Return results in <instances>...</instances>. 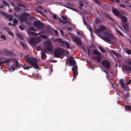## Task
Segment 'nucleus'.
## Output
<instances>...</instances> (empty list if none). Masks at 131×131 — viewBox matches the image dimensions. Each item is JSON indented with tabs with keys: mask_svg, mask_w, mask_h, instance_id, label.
I'll return each instance as SVG.
<instances>
[{
	"mask_svg": "<svg viewBox=\"0 0 131 131\" xmlns=\"http://www.w3.org/2000/svg\"><path fill=\"white\" fill-rule=\"evenodd\" d=\"M121 86L123 88L124 91H128V89L127 86L126 85L125 83L124 82L123 80L122 79H121L119 81Z\"/></svg>",
	"mask_w": 131,
	"mask_h": 131,
	"instance_id": "dca6fc26",
	"label": "nucleus"
},
{
	"mask_svg": "<svg viewBox=\"0 0 131 131\" xmlns=\"http://www.w3.org/2000/svg\"><path fill=\"white\" fill-rule=\"evenodd\" d=\"M8 34L10 36L13 37L14 36V34L12 32H11V31H8Z\"/></svg>",
	"mask_w": 131,
	"mask_h": 131,
	"instance_id": "a18cd8bd",
	"label": "nucleus"
},
{
	"mask_svg": "<svg viewBox=\"0 0 131 131\" xmlns=\"http://www.w3.org/2000/svg\"><path fill=\"white\" fill-rule=\"evenodd\" d=\"M80 59L81 60H84L85 61V59L86 60V62H88V63H90V61H89L88 60L86 59H85V58H80Z\"/></svg>",
	"mask_w": 131,
	"mask_h": 131,
	"instance_id": "09e8293b",
	"label": "nucleus"
},
{
	"mask_svg": "<svg viewBox=\"0 0 131 131\" xmlns=\"http://www.w3.org/2000/svg\"><path fill=\"white\" fill-rule=\"evenodd\" d=\"M41 40V38L40 37H31L29 39L28 41L30 43L36 44L38 42L40 41Z\"/></svg>",
	"mask_w": 131,
	"mask_h": 131,
	"instance_id": "423d86ee",
	"label": "nucleus"
},
{
	"mask_svg": "<svg viewBox=\"0 0 131 131\" xmlns=\"http://www.w3.org/2000/svg\"><path fill=\"white\" fill-rule=\"evenodd\" d=\"M59 21L61 22L63 24H65L66 23H69L70 22L69 21L66 20H63L61 19L60 18H59Z\"/></svg>",
	"mask_w": 131,
	"mask_h": 131,
	"instance_id": "c85d7f7f",
	"label": "nucleus"
},
{
	"mask_svg": "<svg viewBox=\"0 0 131 131\" xmlns=\"http://www.w3.org/2000/svg\"><path fill=\"white\" fill-rule=\"evenodd\" d=\"M53 18L54 19H57V17L56 15H53Z\"/></svg>",
	"mask_w": 131,
	"mask_h": 131,
	"instance_id": "e2e57ef3",
	"label": "nucleus"
},
{
	"mask_svg": "<svg viewBox=\"0 0 131 131\" xmlns=\"http://www.w3.org/2000/svg\"><path fill=\"white\" fill-rule=\"evenodd\" d=\"M3 29L4 30L6 31L7 32H8V31L7 29V28H6L3 27Z\"/></svg>",
	"mask_w": 131,
	"mask_h": 131,
	"instance_id": "338daca9",
	"label": "nucleus"
},
{
	"mask_svg": "<svg viewBox=\"0 0 131 131\" xmlns=\"http://www.w3.org/2000/svg\"><path fill=\"white\" fill-rule=\"evenodd\" d=\"M93 60H96V61L99 62H100L101 58H92Z\"/></svg>",
	"mask_w": 131,
	"mask_h": 131,
	"instance_id": "473e14b6",
	"label": "nucleus"
},
{
	"mask_svg": "<svg viewBox=\"0 0 131 131\" xmlns=\"http://www.w3.org/2000/svg\"><path fill=\"white\" fill-rule=\"evenodd\" d=\"M112 12L116 16L119 17L121 16L122 14L117 10L113 9Z\"/></svg>",
	"mask_w": 131,
	"mask_h": 131,
	"instance_id": "6ab92c4d",
	"label": "nucleus"
},
{
	"mask_svg": "<svg viewBox=\"0 0 131 131\" xmlns=\"http://www.w3.org/2000/svg\"><path fill=\"white\" fill-rule=\"evenodd\" d=\"M106 30V28L104 26H100V28L99 29H96L94 31L95 33H100Z\"/></svg>",
	"mask_w": 131,
	"mask_h": 131,
	"instance_id": "4468645a",
	"label": "nucleus"
},
{
	"mask_svg": "<svg viewBox=\"0 0 131 131\" xmlns=\"http://www.w3.org/2000/svg\"><path fill=\"white\" fill-rule=\"evenodd\" d=\"M104 35L105 36L103 37V39L104 40L108 43L111 42V40L114 39H115L113 35L110 32H105Z\"/></svg>",
	"mask_w": 131,
	"mask_h": 131,
	"instance_id": "20e7f679",
	"label": "nucleus"
},
{
	"mask_svg": "<svg viewBox=\"0 0 131 131\" xmlns=\"http://www.w3.org/2000/svg\"><path fill=\"white\" fill-rule=\"evenodd\" d=\"M46 56H47L45 53L44 52H42L41 55V57H46Z\"/></svg>",
	"mask_w": 131,
	"mask_h": 131,
	"instance_id": "de8ad7c7",
	"label": "nucleus"
},
{
	"mask_svg": "<svg viewBox=\"0 0 131 131\" xmlns=\"http://www.w3.org/2000/svg\"><path fill=\"white\" fill-rule=\"evenodd\" d=\"M131 82V79H129V81H127V82H126V83L127 84V85L128 84H130V83Z\"/></svg>",
	"mask_w": 131,
	"mask_h": 131,
	"instance_id": "13d9d810",
	"label": "nucleus"
},
{
	"mask_svg": "<svg viewBox=\"0 0 131 131\" xmlns=\"http://www.w3.org/2000/svg\"><path fill=\"white\" fill-rule=\"evenodd\" d=\"M102 65L107 69H108L110 66V62L107 60H104L102 62Z\"/></svg>",
	"mask_w": 131,
	"mask_h": 131,
	"instance_id": "ddd939ff",
	"label": "nucleus"
},
{
	"mask_svg": "<svg viewBox=\"0 0 131 131\" xmlns=\"http://www.w3.org/2000/svg\"><path fill=\"white\" fill-rule=\"evenodd\" d=\"M94 1L96 3H97V4L100 3L97 0H94Z\"/></svg>",
	"mask_w": 131,
	"mask_h": 131,
	"instance_id": "0e129e2a",
	"label": "nucleus"
},
{
	"mask_svg": "<svg viewBox=\"0 0 131 131\" xmlns=\"http://www.w3.org/2000/svg\"><path fill=\"white\" fill-rule=\"evenodd\" d=\"M130 94L129 93H128L125 96H126V97L128 98L129 97V95H130Z\"/></svg>",
	"mask_w": 131,
	"mask_h": 131,
	"instance_id": "69168bd1",
	"label": "nucleus"
},
{
	"mask_svg": "<svg viewBox=\"0 0 131 131\" xmlns=\"http://www.w3.org/2000/svg\"><path fill=\"white\" fill-rule=\"evenodd\" d=\"M69 54L68 51L64 50L60 48H57L55 49L54 51V55L56 57H64L67 56Z\"/></svg>",
	"mask_w": 131,
	"mask_h": 131,
	"instance_id": "f03ea898",
	"label": "nucleus"
},
{
	"mask_svg": "<svg viewBox=\"0 0 131 131\" xmlns=\"http://www.w3.org/2000/svg\"><path fill=\"white\" fill-rule=\"evenodd\" d=\"M125 108L126 111H130L131 110V106L129 105H126Z\"/></svg>",
	"mask_w": 131,
	"mask_h": 131,
	"instance_id": "cd10ccee",
	"label": "nucleus"
},
{
	"mask_svg": "<svg viewBox=\"0 0 131 131\" xmlns=\"http://www.w3.org/2000/svg\"><path fill=\"white\" fill-rule=\"evenodd\" d=\"M40 37L45 39H46L47 37L46 36L44 35H40Z\"/></svg>",
	"mask_w": 131,
	"mask_h": 131,
	"instance_id": "3c124183",
	"label": "nucleus"
},
{
	"mask_svg": "<svg viewBox=\"0 0 131 131\" xmlns=\"http://www.w3.org/2000/svg\"><path fill=\"white\" fill-rule=\"evenodd\" d=\"M63 44L66 45L67 48H68L71 49V48L69 46V44L66 42H64Z\"/></svg>",
	"mask_w": 131,
	"mask_h": 131,
	"instance_id": "2f4dec72",
	"label": "nucleus"
},
{
	"mask_svg": "<svg viewBox=\"0 0 131 131\" xmlns=\"http://www.w3.org/2000/svg\"><path fill=\"white\" fill-rule=\"evenodd\" d=\"M88 51V54L89 56L90 54L91 50L88 48H87Z\"/></svg>",
	"mask_w": 131,
	"mask_h": 131,
	"instance_id": "4d7b16f0",
	"label": "nucleus"
},
{
	"mask_svg": "<svg viewBox=\"0 0 131 131\" xmlns=\"http://www.w3.org/2000/svg\"><path fill=\"white\" fill-rule=\"evenodd\" d=\"M37 58H25L24 59L28 64H30L35 69L39 68L38 63L39 60Z\"/></svg>",
	"mask_w": 131,
	"mask_h": 131,
	"instance_id": "7ed1b4c3",
	"label": "nucleus"
},
{
	"mask_svg": "<svg viewBox=\"0 0 131 131\" xmlns=\"http://www.w3.org/2000/svg\"><path fill=\"white\" fill-rule=\"evenodd\" d=\"M14 10L16 12H18L20 10V9L19 7H15L14 8Z\"/></svg>",
	"mask_w": 131,
	"mask_h": 131,
	"instance_id": "ea45409f",
	"label": "nucleus"
},
{
	"mask_svg": "<svg viewBox=\"0 0 131 131\" xmlns=\"http://www.w3.org/2000/svg\"><path fill=\"white\" fill-rule=\"evenodd\" d=\"M119 6L121 7H122L123 8H125V6L123 5H119Z\"/></svg>",
	"mask_w": 131,
	"mask_h": 131,
	"instance_id": "680f3d73",
	"label": "nucleus"
},
{
	"mask_svg": "<svg viewBox=\"0 0 131 131\" xmlns=\"http://www.w3.org/2000/svg\"><path fill=\"white\" fill-rule=\"evenodd\" d=\"M0 13L4 16L9 18V20L11 21L13 18V16L12 15H9L8 14L3 12L2 11L0 12Z\"/></svg>",
	"mask_w": 131,
	"mask_h": 131,
	"instance_id": "9b49d317",
	"label": "nucleus"
},
{
	"mask_svg": "<svg viewBox=\"0 0 131 131\" xmlns=\"http://www.w3.org/2000/svg\"><path fill=\"white\" fill-rule=\"evenodd\" d=\"M8 25L10 26H15V24H12V23L10 22L8 24Z\"/></svg>",
	"mask_w": 131,
	"mask_h": 131,
	"instance_id": "052dcab7",
	"label": "nucleus"
},
{
	"mask_svg": "<svg viewBox=\"0 0 131 131\" xmlns=\"http://www.w3.org/2000/svg\"><path fill=\"white\" fill-rule=\"evenodd\" d=\"M109 53L112 56L115 55L117 57H118V56H119V57H121V55L114 51L111 50L110 51Z\"/></svg>",
	"mask_w": 131,
	"mask_h": 131,
	"instance_id": "a211bd4d",
	"label": "nucleus"
},
{
	"mask_svg": "<svg viewBox=\"0 0 131 131\" xmlns=\"http://www.w3.org/2000/svg\"><path fill=\"white\" fill-rule=\"evenodd\" d=\"M45 47L47 50L50 52L52 51V47L51 42L50 41H47L45 43Z\"/></svg>",
	"mask_w": 131,
	"mask_h": 131,
	"instance_id": "6e6552de",
	"label": "nucleus"
},
{
	"mask_svg": "<svg viewBox=\"0 0 131 131\" xmlns=\"http://www.w3.org/2000/svg\"><path fill=\"white\" fill-rule=\"evenodd\" d=\"M123 67L125 71H131V67H129L126 64H124L123 65Z\"/></svg>",
	"mask_w": 131,
	"mask_h": 131,
	"instance_id": "412c9836",
	"label": "nucleus"
},
{
	"mask_svg": "<svg viewBox=\"0 0 131 131\" xmlns=\"http://www.w3.org/2000/svg\"><path fill=\"white\" fill-rule=\"evenodd\" d=\"M74 6V4L68 3L67 4V5L65 6V7L73 10L76 11V10L73 7Z\"/></svg>",
	"mask_w": 131,
	"mask_h": 131,
	"instance_id": "f3484780",
	"label": "nucleus"
},
{
	"mask_svg": "<svg viewBox=\"0 0 131 131\" xmlns=\"http://www.w3.org/2000/svg\"><path fill=\"white\" fill-rule=\"evenodd\" d=\"M73 66L72 69V70L73 74V77L74 78L78 74V66L76 64Z\"/></svg>",
	"mask_w": 131,
	"mask_h": 131,
	"instance_id": "1a4fd4ad",
	"label": "nucleus"
},
{
	"mask_svg": "<svg viewBox=\"0 0 131 131\" xmlns=\"http://www.w3.org/2000/svg\"><path fill=\"white\" fill-rule=\"evenodd\" d=\"M93 54L94 55L98 56L99 57H101V54L98 51L96 50H93L92 52Z\"/></svg>",
	"mask_w": 131,
	"mask_h": 131,
	"instance_id": "aec40b11",
	"label": "nucleus"
},
{
	"mask_svg": "<svg viewBox=\"0 0 131 131\" xmlns=\"http://www.w3.org/2000/svg\"><path fill=\"white\" fill-rule=\"evenodd\" d=\"M120 17L121 18L122 20L123 23H126L127 22V19L126 17L124 16H122V15L121 17Z\"/></svg>",
	"mask_w": 131,
	"mask_h": 131,
	"instance_id": "b1692460",
	"label": "nucleus"
},
{
	"mask_svg": "<svg viewBox=\"0 0 131 131\" xmlns=\"http://www.w3.org/2000/svg\"><path fill=\"white\" fill-rule=\"evenodd\" d=\"M55 41L60 43H62L63 44L64 42L63 41L62 39L60 38H56L55 39Z\"/></svg>",
	"mask_w": 131,
	"mask_h": 131,
	"instance_id": "5701e85b",
	"label": "nucleus"
},
{
	"mask_svg": "<svg viewBox=\"0 0 131 131\" xmlns=\"http://www.w3.org/2000/svg\"><path fill=\"white\" fill-rule=\"evenodd\" d=\"M15 16L17 17L19 20L22 22H25L28 19V18L27 17H29L30 15L29 14L24 12L21 14L18 17L15 14Z\"/></svg>",
	"mask_w": 131,
	"mask_h": 131,
	"instance_id": "39448f33",
	"label": "nucleus"
},
{
	"mask_svg": "<svg viewBox=\"0 0 131 131\" xmlns=\"http://www.w3.org/2000/svg\"><path fill=\"white\" fill-rule=\"evenodd\" d=\"M74 41L77 45L79 46L81 45L82 43L80 38L78 37H74L73 39Z\"/></svg>",
	"mask_w": 131,
	"mask_h": 131,
	"instance_id": "2eb2a0df",
	"label": "nucleus"
},
{
	"mask_svg": "<svg viewBox=\"0 0 131 131\" xmlns=\"http://www.w3.org/2000/svg\"><path fill=\"white\" fill-rule=\"evenodd\" d=\"M34 26L38 29H42L44 28V26L41 22L39 21H35L34 23Z\"/></svg>",
	"mask_w": 131,
	"mask_h": 131,
	"instance_id": "0eeeda50",
	"label": "nucleus"
},
{
	"mask_svg": "<svg viewBox=\"0 0 131 131\" xmlns=\"http://www.w3.org/2000/svg\"><path fill=\"white\" fill-rule=\"evenodd\" d=\"M101 21V20L99 18H97L95 21V23L97 24L100 23Z\"/></svg>",
	"mask_w": 131,
	"mask_h": 131,
	"instance_id": "72a5a7b5",
	"label": "nucleus"
},
{
	"mask_svg": "<svg viewBox=\"0 0 131 131\" xmlns=\"http://www.w3.org/2000/svg\"><path fill=\"white\" fill-rule=\"evenodd\" d=\"M17 36L21 40H22L23 39V36L19 34H17Z\"/></svg>",
	"mask_w": 131,
	"mask_h": 131,
	"instance_id": "58836bf2",
	"label": "nucleus"
},
{
	"mask_svg": "<svg viewBox=\"0 0 131 131\" xmlns=\"http://www.w3.org/2000/svg\"><path fill=\"white\" fill-rule=\"evenodd\" d=\"M61 18L63 20H68V19L66 17L62 16H61Z\"/></svg>",
	"mask_w": 131,
	"mask_h": 131,
	"instance_id": "603ef678",
	"label": "nucleus"
},
{
	"mask_svg": "<svg viewBox=\"0 0 131 131\" xmlns=\"http://www.w3.org/2000/svg\"><path fill=\"white\" fill-rule=\"evenodd\" d=\"M25 22L26 23L28 26H30L31 25V24L29 21H26Z\"/></svg>",
	"mask_w": 131,
	"mask_h": 131,
	"instance_id": "5fc2aeb1",
	"label": "nucleus"
},
{
	"mask_svg": "<svg viewBox=\"0 0 131 131\" xmlns=\"http://www.w3.org/2000/svg\"><path fill=\"white\" fill-rule=\"evenodd\" d=\"M126 52L128 54H131V50L128 49L126 51Z\"/></svg>",
	"mask_w": 131,
	"mask_h": 131,
	"instance_id": "8fccbe9b",
	"label": "nucleus"
},
{
	"mask_svg": "<svg viewBox=\"0 0 131 131\" xmlns=\"http://www.w3.org/2000/svg\"><path fill=\"white\" fill-rule=\"evenodd\" d=\"M15 61L16 63V69L20 68L18 61L16 60L15 58H0V66L4 64L5 63L8 64L11 61Z\"/></svg>",
	"mask_w": 131,
	"mask_h": 131,
	"instance_id": "f257e3e1",
	"label": "nucleus"
},
{
	"mask_svg": "<svg viewBox=\"0 0 131 131\" xmlns=\"http://www.w3.org/2000/svg\"><path fill=\"white\" fill-rule=\"evenodd\" d=\"M123 96L122 97V99L123 101L124 102L127 101V98L125 96V95L124 94H123Z\"/></svg>",
	"mask_w": 131,
	"mask_h": 131,
	"instance_id": "f704fd0d",
	"label": "nucleus"
},
{
	"mask_svg": "<svg viewBox=\"0 0 131 131\" xmlns=\"http://www.w3.org/2000/svg\"><path fill=\"white\" fill-rule=\"evenodd\" d=\"M11 69L12 70H13V71H15V69H16V66L14 65H12V66L11 67Z\"/></svg>",
	"mask_w": 131,
	"mask_h": 131,
	"instance_id": "4c0bfd02",
	"label": "nucleus"
},
{
	"mask_svg": "<svg viewBox=\"0 0 131 131\" xmlns=\"http://www.w3.org/2000/svg\"><path fill=\"white\" fill-rule=\"evenodd\" d=\"M68 61H66V63L68 65L70 64V66H73L76 64V62L74 58H69Z\"/></svg>",
	"mask_w": 131,
	"mask_h": 131,
	"instance_id": "9d476101",
	"label": "nucleus"
},
{
	"mask_svg": "<svg viewBox=\"0 0 131 131\" xmlns=\"http://www.w3.org/2000/svg\"><path fill=\"white\" fill-rule=\"evenodd\" d=\"M104 16L106 17H107L110 20L112 21L113 20V19L111 18L110 16L108 14H105L104 15Z\"/></svg>",
	"mask_w": 131,
	"mask_h": 131,
	"instance_id": "79ce46f5",
	"label": "nucleus"
},
{
	"mask_svg": "<svg viewBox=\"0 0 131 131\" xmlns=\"http://www.w3.org/2000/svg\"><path fill=\"white\" fill-rule=\"evenodd\" d=\"M3 3L4 5V6H7L8 7L9 6V4L6 1L4 0H3Z\"/></svg>",
	"mask_w": 131,
	"mask_h": 131,
	"instance_id": "c9c22d12",
	"label": "nucleus"
},
{
	"mask_svg": "<svg viewBox=\"0 0 131 131\" xmlns=\"http://www.w3.org/2000/svg\"><path fill=\"white\" fill-rule=\"evenodd\" d=\"M27 32L29 34L33 36H36L39 35V34H41V32H40L39 33H36L34 32L28 31H27Z\"/></svg>",
	"mask_w": 131,
	"mask_h": 131,
	"instance_id": "4be33fe9",
	"label": "nucleus"
},
{
	"mask_svg": "<svg viewBox=\"0 0 131 131\" xmlns=\"http://www.w3.org/2000/svg\"><path fill=\"white\" fill-rule=\"evenodd\" d=\"M123 26L125 30L126 31H127L128 30V24H126L123 25Z\"/></svg>",
	"mask_w": 131,
	"mask_h": 131,
	"instance_id": "bb28decb",
	"label": "nucleus"
},
{
	"mask_svg": "<svg viewBox=\"0 0 131 131\" xmlns=\"http://www.w3.org/2000/svg\"><path fill=\"white\" fill-rule=\"evenodd\" d=\"M49 61L52 62L54 63L57 62V61L56 60H53L49 59Z\"/></svg>",
	"mask_w": 131,
	"mask_h": 131,
	"instance_id": "864d4df0",
	"label": "nucleus"
},
{
	"mask_svg": "<svg viewBox=\"0 0 131 131\" xmlns=\"http://www.w3.org/2000/svg\"><path fill=\"white\" fill-rule=\"evenodd\" d=\"M115 59V60L116 61H117L118 62L121 63V60H120L119 58H114Z\"/></svg>",
	"mask_w": 131,
	"mask_h": 131,
	"instance_id": "37998d69",
	"label": "nucleus"
},
{
	"mask_svg": "<svg viewBox=\"0 0 131 131\" xmlns=\"http://www.w3.org/2000/svg\"><path fill=\"white\" fill-rule=\"evenodd\" d=\"M126 62L128 63L129 65L131 66V60L129 59H126L125 60Z\"/></svg>",
	"mask_w": 131,
	"mask_h": 131,
	"instance_id": "a19ab883",
	"label": "nucleus"
},
{
	"mask_svg": "<svg viewBox=\"0 0 131 131\" xmlns=\"http://www.w3.org/2000/svg\"><path fill=\"white\" fill-rule=\"evenodd\" d=\"M18 21V20L16 18L14 19L13 20V22L14 24H15V25L17 23Z\"/></svg>",
	"mask_w": 131,
	"mask_h": 131,
	"instance_id": "e433bc0d",
	"label": "nucleus"
},
{
	"mask_svg": "<svg viewBox=\"0 0 131 131\" xmlns=\"http://www.w3.org/2000/svg\"><path fill=\"white\" fill-rule=\"evenodd\" d=\"M79 8L81 9H82V7H83L84 6V4L83 3L82 1H80L79 2Z\"/></svg>",
	"mask_w": 131,
	"mask_h": 131,
	"instance_id": "a878e982",
	"label": "nucleus"
},
{
	"mask_svg": "<svg viewBox=\"0 0 131 131\" xmlns=\"http://www.w3.org/2000/svg\"><path fill=\"white\" fill-rule=\"evenodd\" d=\"M89 30L90 31L91 33H92V30L91 28H89Z\"/></svg>",
	"mask_w": 131,
	"mask_h": 131,
	"instance_id": "774afa93",
	"label": "nucleus"
},
{
	"mask_svg": "<svg viewBox=\"0 0 131 131\" xmlns=\"http://www.w3.org/2000/svg\"><path fill=\"white\" fill-rule=\"evenodd\" d=\"M29 30L35 31L36 30L35 28L33 27H30L28 29Z\"/></svg>",
	"mask_w": 131,
	"mask_h": 131,
	"instance_id": "49530a36",
	"label": "nucleus"
},
{
	"mask_svg": "<svg viewBox=\"0 0 131 131\" xmlns=\"http://www.w3.org/2000/svg\"><path fill=\"white\" fill-rule=\"evenodd\" d=\"M3 52L5 54L10 56L15 57L16 55L12 51H10L7 49H4L2 50Z\"/></svg>",
	"mask_w": 131,
	"mask_h": 131,
	"instance_id": "f8f14e48",
	"label": "nucleus"
},
{
	"mask_svg": "<svg viewBox=\"0 0 131 131\" xmlns=\"http://www.w3.org/2000/svg\"><path fill=\"white\" fill-rule=\"evenodd\" d=\"M19 29L21 30H23L24 29V28L23 27L21 26H20L19 27Z\"/></svg>",
	"mask_w": 131,
	"mask_h": 131,
	"instance_id": "6e6d98bb",
	"label": "nucleus"
},
{
	"mask_svg": "<svg viewBox=\"0 0 131 131\" xmlns=\"http://www.w3.org/2000/svg\"><path fill=\"white\" fill-rule=\"evenodd\" d=\"M20 42L21 45L24 49L26 50H27L28 49L26 45L24 44L21 42Z\"/></svg>",
	"mask_w": 131,
	"mask_h": 131,
	"instance_id": "393cba45",
	"label": "nucleus"
},
{
	"mask_svg": "<svg viewBox=\"0 0 131 131\" xmlns=\"http://www.w3.org/2000/svg\"><path fill=\"white\" fill-rule=\"evenodd\" d=\"M1 38L3 40H5L6 39V37L4 35H1Z\"/></svg>",
	"mask_w": 131,
	"mask_h": 131,
	"instance_id": "c03bdc74",
	"label": "nucleus"
},
{
	"mask_svg": "<svg viewBox=\"0 0 131 131\" xmlns=\"http://www.w3.org/2000/svg\"><path fill=\"white\" fill-rule=\"evenodd\" d=\"M114 27L115 28V30L116 31V32L119 34L120 35L122 36H124V35L119 31L116 28V27L115 26H114Z\"/></svg>",
	"mask_w": 131,
	"mask_h": 131,
	"instance_id": "7c9ffc66",
	"label": "nucleus"
},
{
	"mask_svg": "<svg viewBox=\"0 0 131 131\" xmlns=\"http://www.w3.org/2000/svg\"><path fill=\"white\" fill-rule=\"evenodd\" d=\"M30 68V67H27V66H24V68L25 69H26L27 70L29 69V68Z\"/></svg>",
	"mask_w": 131,
	"mask_h": 131,
	"instance_id": "bf43d9fd",
	"label": "nucleus"
},
{
	"mask_svg": "<svg viewBox=\"0 0 131 131\" xmlns=\"http://www.w3.org/2000/svg\"><path fill=\"white\" fill-rule=\"evenodd\" d=\"M98 49L101 51L103 53H105V50L101 47H99Z\"/></svg>",
	"mask_w": 131,
	"mask_h": 131,
	"instance_id": "c756f323",
	"label": "nucleus"
}]
</instances>
